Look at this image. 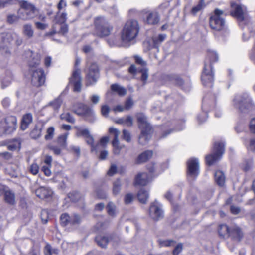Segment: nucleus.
I'll use <instances>...</instances> for the list:
<instances>
[{
    "mask_svg": "<svg viewBox=\"0 0 255 255\" xmlns=\"http://www.w3.org/2000/svg\"><path fill=\"white\" fill-rule=\"evenodd\" d=\"M175 244L176 241L172 239L164 240L159 242L160 247H169L174 246Z\"/></svg>",
    "mask_w": 255,
    "mask_h": 255,
    "instance_id": "obj_50",
    "label": "nucleus"
},
{
    "mask_svg": "<svg viewBox=\"0 0 255 255\" xmlns=\"http://www.w3.org/2000/svg\"><path fill=\"white\" fill-rule=\"evenodd\" d=\"M183 249V245L182 243H178L175 247L174 249L172 251V255H179V254L181 253Z\"/></svg>",
    "mask_w": 255,
    "mask_h": 255,
    "instance_id": "obj_53",
    "label": "nucleus"
},
{
    "mask_svg": "<svg viewBox=\"0 0 255 255\" xmlns=\"http://www.w3.org/2000/svg\"><path fill=\"white\" fill-rule=\"evenodd\" d=\"M133 105V102L131 98H127L125 102L124 108L126 110H128L132 108Z\"/></svg>",
    "mask_w": 255,
    "mask_h": 255,
    "instance_id": "obj_58",
    "label": "nucleus"
},
{
    "mask_svg": "<svg viewBox=\"0 0 255 255\" xmlns=\"http://www.w3.org/2000/svg\"><path fill=\"white\" fill-rule=\"evenodd\" d=\"M70 81L73 84L74 91L80 92L81 89V70L80 69H77L73 71Z\"/></svg>",
    "mask_w": 255,
    "mask_h": 255,
    "instance_id": "obj_21",
    "label": "nucleus"
},
{
    "mask_svg": "<svg viewBox=\"0 0 255 255\" xmlns=\"http://www.w3.org/2000/svg\"><path fill=\"white\" fill-rule=\"evenodd\" d=\"M0 158L4 161L10 162L13 159V154L7 151L0 152Z\"/></svg>",
    "mask_w": 255,
    "mask_h": 255,
    "instance_id": "obj_46",
    "label": "nucleus"
},
{
    "mask_svg": "<svg viewBox=\"0 0 255 255\" xmlns=\"http://www.w3.org/2000/svg\"><path fill=\"white\" fill-rule=\"evenodd\" d=\"M150 217L154 221H158L163 218L164 212L161 205L157 201L151 203L149 208Z\"/></svg>",
    "mask_w": 255,
    "mask_h": 255,
    "instance_id": "obj_16",
    "label": "nucleus"
},
{
    "mask_svg": "<svg viewBox=\"0 0 255 255\" xmlns=\"http://www.w3.org/2000/svg\"><path fill=\"white\" fill-rule=\"evenodd\" d=\"M58 12L54 17V23L51 30L46 33V36L51 37L56 34L65 36L68 32V25L66 23L67 14L62 12L59 14Z\"/></svg>",
    "mask_w": 255,
    "mask_h": 255,
    "instance_id": "obj_5",
    "label": "nucleus"
},
{
    "mask_svg": "<svg viewBox=\"0 0 255 255\" xmlns=\"http://www.w3.org/2000/svg\"><path fill=\"white\" fill-rule=\"evenodd\" d=\"M139 73L141 74L140 80L143 84H145L148 77V71L147 68H140L138 71Z\"/></svg>",
    "mask_w": 255,
    "mask_h": 255,
    "instance_id": "obj_44",
    "label": "nucleus"
},
{
    "mask_svg": "<svg viewBox=\"0 0 255 255\" xmlns=\"http://www.w3.org/2000/svg\"><path fill=\"white\" fill-rule=\"evenodd\" d=\"M4 201L9 205H14L15 202V195L14 193L8 189L3 195Z\"/></svg>",
    "mask_w": 255,
    "mask_h": 255,
    "instance_id": "obj_32",
    "label": "nucleus"
},
{
    "mask_svg": "<svg viewBox=\"0 0 255 255\" xmlns=\"http://www.w3.org/2000/svg\"><path fill=\"white\" fill-rule=\"evenodd\" d=\"M214 179L216 183L220 187H223L225 183L226 177L224 172L217 170L214 173Z\"/></svg>",
    "mask_w": 255,
    "mask_h": 255,
    "instance_id": "obj_30",
    "label": "nucleus"
},
{
    "mask_svg": "<svg viewBox=\"0 0 255 255\" xmlns=\"http://www.w3.org/2000/svg\"><path fill=\"white\" fill-rule=\"evenodd\" d=\"M122 139L129 143L131 141V136L130 132L125 129L122 131Z\"/></svg>",
    "mask_w": 255,
    "mask_h": 255,
    "instance_id": "obj_52",
    "label": "nucleus"
},
{
    "mask_svg": "<svg viewBox=\"0 0 255 255\" xmlns=\"http://www.w3.org/2000/svg\"><path fill=\"white\" fill-rule=\"evenodd\" d=\"M99 76V69L96 63H92L89 67L88 72L86 76L87 82V85L95 83Z\"/></svg>",
    "mask_w": 255,
    "mask_h": 255,
    "instance_id": "obj_18",
    "label": "nucleus"
},
{
    "mask_svg": "<svg viewBox=\"0 0 255 255\" xmlns=\"http://www.w3.org/2000/svg\"><path fill=\"white\" fill-rule=\"evenodd\" d=\"M72 112L77 115L82 116L87 121L92 122L94 120V112L87 105H80L77 109L72 110Z\"/></svg>",
    "mask_w": 255,
    "mask_h": 255,
    "instance_id": "obj_15",
    "label": "nucleus"
},
{
    "mask_svg": "<svg viewBox=\"0 0 255 255\" xmlns=\"http://www.w3.org/2000/svg\"><path fill=\"white\" fill-rule=\"evenodd\" d=\"M225 144L222 141H216L213 145L212 152L205 156L206 164L211 166L219 162L225 153Z\"/></svg>",
    "mask_w": 255,
    "mask_h": 255,
    "instance_id": "obj_6",
    "label": "nucleus"
},
{
    "mask_svg": "<svg viewBox=\"0 0 255 255\" xmlns=\"http://www.w3.org/2000/svg\"><path fill=\"white\" fill-rule=\"evenodd\" d=\"M137 196L140 203L145 204L148 199L149 194L147 191L144 189H140L138 191Z\"/></svg>",
    "mask_w": 255,
    "mask_h": 255,
    "instance_id": "obj_36",
    "label": "nucleus"
},
{
    "mask_svg": "<svg viewBox=\"0 0 255 255\" xmlns=\"http://www.w3.org/2000/svg\"><path fill=\"white\" fill-rule=\"evenodd\" d=\"M146 168L150 174H153L156 171L155 163L151 162L146 165Z\"/></svg>",
    "mask_w": 255,
    "mask_h": 255,
    "instance_id": "obj_62",
    "label": "nucleus"
},
{
    "mask_svg": "<svg viewBox=\"0 0 255 255\" xmlns=\"http://www.w3.org/2000/svg\"><path fill=\"white\" fill-rule=\"evenodd\" d=\"M137 122L141 132L138 137V143L141 145H145L148 143L151 137L153 132L152 127L148 123L147 118L142 113L137 115Z\"/></svg>",
    "mask_w": 255,
    "mask_h": 255,
    "instance_id": "obj_4",
    "label": "nucleus"
},
{
    "mask_svg": "<svg viewBox=\"0 0 255 255\" xmlns=\"http://www.w3.org/2000/svg\"><path fill=\"white\" fill-rule=\"evenodd\" d=\"M60 119L61 120L66 121L71 124H74L75 119L73 116L69 112H63L60 115Z\"/></svg>",
    "mask_w": 255,
    "mask_h": 255,
    "instance_id": "obj_40",
    "label": "nucleus"
},
{
    "mask_svg": "<svg viewBox=\"0 0 255 255\" xmlns=\"http://www.w3.org/2000/svg\"><path fill=\"white\" fill-rule=\"evenodd\" d=\"M14 0H0V8H3L13 4Z\"/></svg>",
    "mask_w": 255,
    "mask_h": 255,
    "instance_id": "obj_57",
    "label": "nucleus"
},
{
    "mask_svg": "<svg viewBox=\"0 0 255 255\" xmlns=\"http://www.w3.org/2000/svg\"><path fill=\"white\" fill-rule=\"evenodd\" d=\"M244 144L248 150L255 152V137L250 139H245Z\"/></svg>",
    "mask_w": 255,
    "mask_h": 255,
    "instance_id": "obj_38",
    "label": "nucleus"
},
{
    "mask_svg": "<svg viewBox=\"0 0 255 255\" xmlns=\"http://www.w3.org/2000/svg\"><path fill=\"white\" fill-rule=\"evenodd\" d=\"M231 10L230 15L236 18L238 22H242L246 20L247 15L244 12L242 6L235 2H232L230 3Z\"/></svg>",
    "mask_w": 255,
    "mask_h": 255,
    "instance_id": "obj_13",
    "label": "nucleus"
},
{
    "mask_svg": "<svg viewBox=\"0 0 255 255\" xmlns=\"http://www.w3.org/2000/svg\"><path fill=\"white\" fill-rule=\"evenodd\" d=\"M52 166L44 165L42 166L41 170L46 176H50L51 175V168Z\"/></svg>",
    "mask_w": 255,
    "mask_h": 255,
    "instance_id": "obj_64",
    "label": "nucleus"
},
{
    "mask_svg": "<svg viewBox=\"0 0 255 255\" xmlns=\"http://www.w3.org/2000/svg\"><path fill=\"white\" fill-rule=\"evenodd\" d=\"M19 19V17L14 14H8L7 16L6 22L9 24H12L17 22Z\"/></svg>",
    "mask_w": 255,
    "mask_h": 255,
    "instance_id": "obj_54",
    "label": "nucleus"
},
{
    "mask_svg": "<svg viewBox=\"0 0 255 255\" xmlns=\"http://www.w3.org/2000/svg\"><path fill=\"white\" fill-rule=\"evenodd\" d=\"M112 238V235L104 236L100 235H97L95 238V241L97 244L102 248H106Z\"/></svg>",
    "mask_w": 255,
    "mask_h": 255,
    "instance_id": "obj_28",
    "label": "nucleus"
},
{
    "mask_svg": "<svg viewBox=\"0 0 255 255\" xmlns=\"http://www.w3.org/2000/svg\"><path fill=\"white\" fill-rule=\"evenodd\" d=\"M201 80L205 87L211 88L214 81V71L211 64L204 62V66L201 75Z\"/></svg>",
    "mask_w": 255,
    "mask_h": 255,
    "instance_id": "obj_10",
    "label": "nucleus"
},
{
    "mask_svg": "<svg viewBox=\"0 0 255 255\" xmlns=\"http://www.w3.org/2000/svg\"><path fill=\"white\" fill-rule=\"evenodd\" d=\"M55 128L53 127L48 128L46 130V133L44 136L46 140H50L53 139L54 135Z\"/></svg>",
    "mask_w": 255,
    "mask_h": 255,
    "instance_id": "obj_49",
    "label": "nucleus"
},
{
    "mask_svg": "<svg viewBox=\"0 0 255 255\" xmlns=\"http://www.w3.org/2000/svg\"><path fill=\"white\" fill-rule=\"evenodd\" d=\"M122 183L120 179H117L113 183L112 193L114 196L117 195L121 189Z\"/></svg>",
    "mask_w": 255,
    "mask_h": 255,
    "instance_id": "obj_41",
    "label": "nucleus"
},
{
    "mask_svg": "<svg viewBox=\"0 0 255 255\" xmlns=\"http://www.w3.org/2000/svg\"><path fill=\"white\" fill-rule=\"evenodd\" d=\"M186 175L195 180L200 172L199 163L198 159L191 158L186 162Z\"/></svg>",
    "mask_w": 255,
    "mask_h": 255,
    "instance_id": "obj_11",
    "label": "nucleus"
},
{
    "mask_svg": "<svg viewBox=\"0 0 255 255\" xmlns=\"http://www.w3.org/2000/svg\"><path fill=\"white\" fill-rule=\"evenodd\" d=\"M43 127L41 125L36 124L29 133V136L31 139H39L42 135Z\"/></svg>",
    "mask_w": 255,
    "mask_h": 255,
    "instance_id": "obj_29",
    "label": "nucleus"
},
{
    "mask_svg": "<svg viewBox=\"0 0 255 255\" xmlns=\"http://www.w3.org/2000/svg\"><path fill=\"white\" fill-rule=\"evenodd\" d=\"M3 127L5 132L11 133L14 131L17 128V118L14 116H7L4 120Z\"/></svg>",
    "mask_w": 255,
    "mask_h": 255,
    "instance_id": "obj_20",
    "label": "nucleus"
},
{
    "mask_svg": "<svg viewBox=\"0 0 255 255\" xmlns=\"http://www.w3.org/2000/svg\"><path fill=\"white\" fill-rule=\"evenodd\" d=\"M166 37L165 34H160L157 37L153 38L152 41L154 46L157 47L159 44L164 41Z\"/></svg>",
    "mask_w": 255,
    "mask_h": 255,
    "instance_id": "obj_45",
    "label": "nucleus"
},
{
    "mask_svg": "<svg viewBox=\"0 0 255 255\" xmlns=\"http://www.w3.org/2000/svg\"><path fill=\"white\" fill-rule=\"evenodd\" d=\"M33 122V116L30 113L24 114L20 121V128L24 131L28 128L30 124Z\"/></svg>",
    "mask_w": 255,
    "mask_h": 255,
    "instance_id": "obj_26",
    "label": "nucleus"
},
{
    "mask_svg": "<svg viewBox=\"0 0 255 255\" xmlns=\"http://www.w3.org/2000/svg\"><path fill=\"white\" fill-rule=\"evenodd\" d=\"M81 197V195L79 192L73 191L67 194V198L65 199H69L72 202L75 203L80 200Z\"/></svg>",
    "mask_w": 255,
    "mask_h": 255,
    "instance_id": "obj_37",
    "label": "nucleus"
},
{
    "mask_svg": "<svg viewBox=\"0 0 255 255\" xmlns=\"http://www.w3.org/2000/svg\"><path fill=\"white\" fill-rule=\"evenodd\" d=\"M19 3L20 9L18 12L22 19L31 20L36 16L38 9L34 5L24 0L20 1Z\"/></svg>",
    "mask_w": 255,
    "mask_h": 255,
    "instance_id": "obj_8",
    "label": "nucleus"
},
{
    "mask_svg": "<svg viewBox=\"0 0 255 255\" xmlns=\"http://www.w3.org/2000/svg\"><path fill=\"white\" fill-rule=\"evenodd\" d=\"M35 194L38 198L44 199L51 197L53 192L48 188L40 187L35 190Z\"/></svg>",
    "mask_w": 255,
    "mask_h": 255,
    "instance_id": "obj_27",
    "label": "nucleus"
},
{
    "mask_svg": "<svg viewBox=\"0 0 255 255\" xmlns=\"http://www.w3.org/2000/svg\"><path fill=\"white\" fill-rule=\"evenodd\" d=\"M140 31V26L137 20L133 19L127 20L121 31V41L129 43L137 37Z\"/></svg>",
    "mask_w": 255,
    "mask_h": 255,
    "instance_id": "obj_2",
    "label": "nucleus"
},
{
    "mask_svg": "<svg viewBox=\"0 0 255 255\" xmlns=\"http://www.w3.org/2000/svg\"><path fill=\"white\" fill-rule=\"evenodd\" d=\"M67 137V134L59 136L56 140L57 144L56 145L49 144L47 145V148L52 151L55 155H59L61 153L62 149L66 146Z\"/></svg>",
    "mask_w": 255,
    "mask_h": 255,
    "instance_id": "obj_14",
    "label": "nucleus"
},
{
    "mask_svg": "<svg viewBox=\"0 0 255 255\" xmlns=\"http://www.w3.org/2000/svg\"><path fill=\"white\" fill-rule=\"evenodd\" d=\"M143 22L144 25H154L158 23L160 17L158 13L153 11H142Z\"/></svg>",
    "mask_w": 255,
    "mask_h": 255,
    "instance_id": "obj_17",
    "label": "nucleus"
},
{
    "mask_svg": "<svg viewBox=\"0 0 255 255\" xmlns=\"http://www.w3.org/2000/svg\"><path fill=\"white\" fill-rule=\"evenodd\" d=\"M39 166L37 164L33 163L30 166V172L34 175H36L39 172Z\"/></svg>",
    "mask_w": 255,
    "mask_h": 255,
    "instance_id": "obj_60",
    "label": "nucleus"
},
{
    "mask_svg": "<svg viewBox=\"0 0 255 255\" xmlns=\"http://www.w3.org/2000/svg\"><path fill=\"white\" fill-rule=\"evenodd\" d=\"M216 232L221 240H230L235 244L240 243L245 236L243 229L237 224L230 226L225 223H219L217 226Z\"/></svg>",
    "mask_w": 255,
    "mask_h": 255,
    "instance_id": "obj_1",
    "label": "nucleus"
},
{
    "mask_svg": "<svg viewBox=\"0 0 255 255\" xmlns=\"http://www.w3.org/2000/svg\"><path fill=\"white\" fill-rule=\"evenodd\" d=\"M30 58L28 61V69H36L41 63V55L31 51Z\"/></svg>",
    "mask_w": 255,
    "mask_h": 255,
    "instance_id": "obj_24",
    "label": "nucleus"
},
{
    "mask_svg": "<svg viewBox=\"0 0 255 255\" xmlns=\"http://www.w3.org/2000/svg\"><path fill=\"white\" fill-rule=\"evenodd\" d=\"M218 61V55L217 52L213 50H208L205 62H206L208 64H211L212 65Z\"/></svg>",
    "mask_w": 255,
    "mask_h": 255,
    "instance_id": "obj_31",
    "label": "nucleus"
},
{
    "mask_svg": "<svg viewBox=\"0 0 255 255\" xmlns=\"http://www.w3.org/2000/svg\"><path fill=\"white\" fill-rule=\"evenodd\" d=\"M133 195L132 193H128L125 195L124 201L125 204H130L133 200Z\"/></svg>",
    "mask_w": 255,
    "mask_h": 255,
    "instance_id": "obj_59",
    "label": "nucleus"
},
{
    "mask_svg": "<svg viewBox=\"0 0 255 255\" xmlns=\"http://www.w3.org/2000/svg\"><path fill=\"white\" fill-rule=\"evenodd\" d=\"M5 145L9 151H19L21 146V141L20 139L13 138L7 140Z\"/></svg>",
    "mask_w": 255,
    "mask_h": 255,
    "instance_id": "obj_25",
    "label": "nucleus"
},
{
    "mask_svg": "<svg viewBox=\"0 0 255 255\" xmlns=\"http://www.w3.org/2000/svg\"><path fill=\"white\" fill-rule=\"evenodd\" d=\"M253 160L252 159L245 160L241 165V168L243 171L247 172L249 171L253 165Z\"/></svg>",
    "mask_w": 255,
    "mask_h": 255,
    "instance_id": "obj_42",
    "label": "nucleus"
},
{
    "mask_svg": "<svg viewBox=\"0 0 255 255\" xmlns=\"http://www.w3.org/2000/svg\"><path fill=\"white\" fill-rule=\"evenodd\" d=\"M81 222V218L80 215L74 214L70 216V219L68 221V226L73 227L79 225Z\"/></svg>",
    "mask_w": 255,
    "mask_h": 255,
    "instance_id": "obj_35",
    "label": "nucleus"
},
{
    "mask_svg": "<svg viewBox=\"0 0 255 255\" xmlns=\"http://www.w3.org/2000/svg\"><path fill=\"white\" fill-rule=\"evenodd\" d=\"M234 106L240 113H248L255 110V105L250 99L243 98L235 101Z\"/></svg>",
    "mask_w": 255,
    "mask_h": 255,
    "instance_id": "obj_12",
    "label": "nucleus"
},
{
    "mask_svg": "<svg viewBox=\"0 0 255 255\" xmlns=\"http://www.w3.org/2000/svg\"><path fill=\"white\" fill-rule=\"evenodd\" d=\"M107 213L109 215L114 217L115 215L116 206L111 202H109L106 207Z\"/></svg>",
    "mask_w": 255,
    "mask_h": 255,
    "instance_id": "obj_51",
    "label": "nucleus"
},
{
    "mask_svg": "<svg viewBox=\"0 0 255 255\" xmlns=\"http://www.w3.org/2000/svg\"><path fill=\"white\" fill-rule=\"evenodd\" d=\"M28 75L29 76L31 85L35 87H40L45 83L46 74L42 68L36 69H28Z\"/></svg>",
    "mask_w": 255,
    "mask_h": 255,
    "instance_id": "obj_9",
    "label": "nucleus"
},
{
    "mask_svg": "<svg viewBox=\"0 0 255 255\" xmlns=\"http://www.w3.org/2000/svg\"><path fill=\"white\" fill-rule=\"evenodd\" d=\"M167 79L173 82V83L178 86H183L184 84V80L179 75L172 74L167 76Z\"/></svg>",
    "mask_w": 255,
    "mask_h": 255,
    "instance_id": "obj_33",
    "label": "nucleus"
},
{
    "mask_svg": "<svg viewBox=\"0 0 255 255\" xmlns=\"http://www.w3.org/2000/svg\"><path fill=\"white\" fill-rule=\"evenodd\" d=\"M111 90L115 92L120 96H123L127 93V90L123 87L120 86L118 84H113L111 85Z\"/></svg>",
    "mask_w": 255,
    "mask_h": 255,
    "instance_id": "obj_34",
    "label": "nucleus"
},
{
    "mask_svg": "<svg viewBox=\"0 0 255 255\" xmlns=\"http://www.w3.org/2000/svg\"><path fill=\"white\" fill-rule=\"evenodd\" d=\"M206 7L205 3L198 2L196 5L194 6L190 10V13L193 16H196L199 12L203 10Z\"/></svg>",
    "mask_w": 255,
    "mask_h": 255,
    "instance_id": "obj_39",
    "label": "nucleus"
},
{
    "mask_svg": "<svg viewBox=\"0 0 255 255\" xmlns=\"http://www.w3.org/2000/svg\"><path fill=\"white\" fill-rule=\"evenodd\" d=\"M248 128L251 133L255 134V117L251 118L250 120Z\"/></svg>",
    "mask_w": 255,
    "mask_h": 255,
    "instance_id": "obj_55",
    "label": "nucleus"
},
{
    "mask_svg": "<svg viewBox=\"0 0 255 255\" xmlns=\"http://www.w3.org/2000/svg\"><path fill=\"white\" fill-rule=\"evenodd\" d=\"M90 134L89 131L87 129H79L77 131V135L78 136H82L84 138Z\"/></svg>",
    "mask_w": 255,
    "mask_h": 255,
    "instance_id": "obj_63",
    "label": "nucleus"
},
{
    "mask_svg": "<svg viewBox=\"0 0 255 255\" xmlns=\"http://www.w3.org/2000/svg\"><path fill=\"white\" fill-rule=\"evenodd\" d=\"M23 34L28 38H31L33 35V30L30 24H26L23 26Z\"/></svg>",
    "mask_w": 255,
    "mask_h": 255,
    "instance_id": "obj_43",
    "label": "nucleus"
},
{
    "mask_svg": "<svg viewBox=\"0 0 255 255\" xmlns=\"http://www.w3.org/2000/svg\"><path fill=\"white\" fill-rule=\"evenodd\" d=\"M226 15L222 10L215 8L209 14L208 25L209 28L214 32H222L227 29V25Z\"/></svg>",
    "mask_w": 255,
    "mask_h": 255,
    "instance_id": "obj_3",
    "label": "nucleus"
},
{
    "mask_svg": "<svg viewBox=\"0 0 255 255\" xmlns=\"http://www.w3.org/2000/svg\"><path fill=\"white\" fill-rule=\"evenodd\" d=\"M153 151L151 150H147L141 153L135 159L136 164H141L148 162L153 157Z\"/></svg>",
    "mask_w": 255,
    "mask_h": 255,
    "instance_id": "obj_23",
    "label": "nucleus"
},
{
    "mask_svg": "<svg viewBox=\"0 0 255 255\" xmlns=\"http://www.w3.org/2000/svg\"><path fill=\"white\" fill-rule=\"evenodd\" d=\"M234 129L237 133L244 132L246 129V125L244 122L239 121L234 127Z\"/></svg>",
    "mask_w": 255,
    "mask_h": 255,
    "instance_id": "obj_47",
    "label": "nucleus"
},
{
    "mask_svg": "<svg viewBox=\"0 0 255 255\" xmlns=\"http://www.w3.org/2000/svg\"><path fill=\"white\" fill-rule=\"evenodd\" d=\"M151 179L149 175L146 172H139L135 177L134 186H144L147 185Z\"/></svg>",
    "mask_w": 255,
    "mask_h": 255,
    "instance_id": "obj_22",
    "label": "nucleus"
},
{
    "mask_svg": "<svg viewBox=\"0 0 255 255\" xmlns=\"http://www.w3.org/2000/svg\"><path fill=\"white\" fill-rule=\"evenodd\" d=\"M70 219V215L67 213H63L60 217V223L62 226H68V221Z\"/></svg>",
    "mask_w": 255,
    "mask_h": 255,
    "instance_id": "obj_48",
    "label": "nucleus"
},
{
    "mask_svg": "<svg viewBox=\"0 0 255 255\" xmlns=\"http://www.w3.org/2000/svg\"><path fill=\"white\" fill-rule=\"evenodd\" d=\"M94 24L96 34L100 38L110 35L113 30V26L104 17L99 16L95 18Z\"/></svg>",
    "mask_w": 255,
    "mask_h": 255,
    "instance_id": "obj_7",
    "label": "nucleus"
},
{
    "mask_svg": "<svg viewBox=\"0 0 255 255\" xmlns=\"http://www.w3.org/2000/svg\"><path fill=\"white\" fill-rule=\"evenodd\" d=\"M95 192L96 196L98 199H106L107 197V195L106 193L104 192L103 190H102L101 188H99L96 189Z\"/></svg>",
    "mask_w": 255,
    "mask_h": 255,
    "instance_id": "obj_56",
    "label": "nucleus"
},
{
    "mask_svg": "<svg viewBox=\"0 0 255 255\" xmlns=\"http://www.w3.org/2000/svg\"><path fill=\"white\" fill-rule=\"evenodd\" d=\"M109 132L111 134H113L114 139L112 141L113 146V152L115 155H119L120 153L121 149L125 147V145H120L118 137L119 135V130L113 128L111 127L109 129Z\"/></svg>",
    "mask_w": 255,
    "mask_h": 255,
    "instance_id": "obj_19",
    "label": "nucleus"
},
{
    "mask_svg": "<svg viewBox=\"0 0 255 255\" xmlns=\"http://www.w3.org/2000/svg\"><path fill=\"white\" fill-rule=\"evenodd\" d=\"M87 143L91 146L92 150H96V147L94 145V139L90 134L85 138Z\"/></svg>",
    "mask_w": 255,
    "mask_h": 255,
    "instance_id": "obj_61",
    "label": "nucleus"
}]
</instances>
